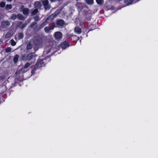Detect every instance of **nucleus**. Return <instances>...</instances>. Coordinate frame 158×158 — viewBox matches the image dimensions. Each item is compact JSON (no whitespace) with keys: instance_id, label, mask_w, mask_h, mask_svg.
Listing matches in <instances>:
<instances>
[{"instance_id":"1","label":"nucleus","mask_w":158,"mask_h":158,"mask_svg":"<svg viewBox=\"0 0 158 158\" xmlns=\"http://www.w3.org/2000/svg\"><path fill=\"white\" fill-rule=\"evenodd\" d=\"M42 40L39 37H37L34 38L33 41V45L35 46H39L41 44Z\"/></svg>"},{"instance_id":"2","label":"nucleus","mask_w":158,"mask_h":158,"mask_svg":"<svg viewBox=\"0 0 158 158\" xmlns=\"http://www.w3.org/2000/svg\"><path fill=\"white\" fill-rule=\"evenodd\" d=\"M44 64L42 60L39 59L38 60L37 63L35 65L34 69H36L37 68H40V67L44 66Z\"/></svg>"},{"instance_id":"3","label":"nucleus","mask_w":158,"mask_h":158,"mask_svg":"<svg viewBox=\"0 0 158 158\" xmlns=\"http://www.w3.org/2000/svg\"><path fill=\"white\" fill-rule=\"evenodd\" d=\"M21 11H23V14L24 15H27L29 11V9L28 8H25L23 6H21L20 8Z\"/></svg>"},{"instance_id":"4","label":"nucleus","mask_w":158,"mask_h":158,"mask_svg":"<svg viewBox=\"0 0 158 158\" xmlns=\"http://www.w3.org/2000/svg\"><path fill=\"white\" fill-rule=\"evenodd\" d=\"M43 4L46 10H49L50 8V6L49 4V2L48 0H44V1L43 2Z\"/></svg>"},{"instance_id":"5","label":"nucleus","mask_w":158,"mask_h":158,"mask_svg":"<svg viewBox=\"0 0 158 158\" xmlns=\"http://www.w3.org/2000/svg\"><path fill=\"white\" fill-rule=\"evenodd\" d=\"M57 15L55 13H53L50 15L48 16L46 19V21H48V20H52L54 18L56 17Z\"/></svg>"},{"instance_id":"6","label":"nucleus","mask_w":158,"mask_h":158,"mask_svg":"<svg viewBox=\"0 0 158 158\" xmlns=\"http://www.w3.org/2000/svg\"><path fill=\"white\" fill-rule=\"evenodd\" d=\"M62 34L60 32H56L55 34V37L56 39H60L61 38Z\"/></svg>"},{"instance_id":"7","label":"nucleus","mask_w":158,"mask_h":158,"mask_svg":"<svg viewBox=\"0 0 158 158\" xmlns=\"http://www.w3.org/2000/svg\"><path fill=\"white\" fill-rule=\"evenodd\" d=\"M69 44L66 41H65L61 44V46L63 49H65L69 47Z\"/></svg>"},{"instance_id":"8","label":"nucleus","mask_w":158,"mask_h":158,"mask_svg":"<svg viewBox=\"0 0 158 158\" xmlns=\"http://www.w3.org/2000/svg\"><path fill=\"white\" fill-rule=\"evenodd\" d=\"M34 5L36 8H40L41 5L40 3L39 2H35Z\"/></svg>"},{"instance_id":"9","label":"nucleus","mask_w":158,"mask_h":158,"mask_svg":"<svg viewBox=\"0 0 158 158\" xmlns=\"http://www.w3.org/2000/svg\"><path fill=\"white\" fill-rule=\"evenodd\" d=\"M74 31L75 32L78 34H80L81 32V29L78 27H76L75 28Z\"/></svg>"},{"instance_id":"10","label":"nucleus","mask_w":158,"mask_h":158,"mask_svg":"<svg viewBox=\"0 0 158 158\" xmlns=\"http://www.w3.org/2000/svg\"><path fill=\"white\" fill-rule=\"evenodd\" d=\"M64 24V22L62 20H60L57 22V24L59 26H62Z\"/></svg>"},{"instance_id":"11","label":"nucleus","mask_w":158,"mask_h":158,"mask_svg":"<svg viewBox=\"0 0 158 158\" xmlns=\"http://www.w3.org/2000/svg\"><path fill=\"white\" fill-rule=\"evenodd\" d=\"M33 55V53H31L29 54L27 56V60H31L32 58Z\"/></svg>"},{"instance_id":"12","label":"nucleus","mask_w":158,"mask_h":158,"mask_svg":"<svg viewBox=\"0 0 158 158\" xmlns=\"http://www.w3.org/2000/svg\"><path fill=\"white\" fill-rule=\"evenodd\" d=\"M134 1V0H125L124 2L127 5L131 4Z\"/></svg>"},{"instance_id":"13","label":"nucleus","mask_w":158,"mask_h":158,"mask_svg":"<svg viewBox=\"0 0 158 158\" xmlns=\"http://www.w3.org/2000/svg\"><path fill=\"white\" fill-rule=\"evenodd\" d=\"M12 33L11 31H8L5 35V37L6 38H9L12 35Z\"/></svg>"},{"instance_id":"14","label":"nucleus","mask_w":158,"mask_h":158,"mask_svg":"<svg viewBox=\"0 0 158 158\" xmlns=\"http://www.w3.org/2000/svg\"><path fill=\"white\" fill-rule=\"evenodd\" d=\"M37 24L36 22L33 23L31 25V27L34 29H35L37 28Z\"/></svg>"},{"instance_id":"15","label":"nucleus","mask_w":158,"mask_h":158,"mask_svg":"<svg viewBox=\"0 0 158 158\" xmlns=\"http://www.w3.org/2000/svg\"><path fill=\"white\" fill-rule=\"evenodd\" d=\"M19 57V56L18 55H15L13 59L14 62L15 63H16L17 62Z\"/></svg>"},{"instance_id":"16","label":"nucleus","mask_w":158,"mask_h":158,"mask_svg":"<svg viewBox=\"0 0 158 158\" xmlns=\"http://www.w3.org/2000/svg\"><path fill=\"white\" fill-rule=\"evenodd\" d=\"M97 4L100 5H102L104 3V0H96Z\"/></svg>"},{"instance_id":"17","label":"nucleus","mask_w":158,"mask_h":158,"mask_svg":"<svg viewBox=\"0 0 158 158\" xmlns=\"http://www.w3.org/2000/svg\"><path fill=\"white\" fill-rule=\"evenodd\" d=\"M32 45L30 42H29L27 44V50H30L32 48Z\"/></svg>"},{"instance_id":"18","label":"nucleus","mask_w":158,"mask_h":158,"mask_svg":"<svg viewBox=\"0 0 158 158\" xmlns=\"http://www.w3.org/2000/svg\"><path fill=\"white\" fill-rule=\"evenodd\" d=\"M44 31L45 32L48 33L51 30V28L49 27H46L44 28Z\"/></svg>"},{"instance_id":"19","label":"nucleus","mask_w":158,"mask_h":158,"mask_svg":"<svg viewBox=\"0 0 158 158\" xmlns=\"http://www.w3.org/2000/svg\"><path fill=\"white\" fill-rule=\"evenodd\" d=\"M17 18L20 20H23L25 19L24 17L23 16V15L20 14H18L17 15Z\"/></svg>"},{"instance_id":"20","label":"nucleus","mask_w":158,"mask_h":158,"mask_svg":"<svg viewBox=\"0 0 158 158\" xmlns=\"http://www.w3.org/2000/svg\"><path fill=\"white\" fill-rule=\"evenodd\" d=\"M86 3L89 5H92L94 3V0H86Z\"/></svg>"},{"instance_id":"21","label":"nucleus","mask_w":158,"mask_h":158,"mask_svg":"<svg viewBox=\"0 0 158 158\" xmlns=\"http://www.w3.org/2000/svg\"><path fill=\"white\" fill-rule=\"evenodd\" d=\"M2 23L5 26H9L10 25V22L8 21H4Z\"/></svg>"},{"instance_id":"22","label":"nucleus","mask_w":158,"mask_h":158,"mask_svg":"<svg viewBox=\"0 0 158 158\" xmlns=\"http://www.w3.org/2000/svg\"><path fill=\"white\" fill-rule=\"evenodd\" d=\"M49 22L48 21H47V22L46 21V20L45 21L42 23L40 25V27L41 28H42L45 26L47 24V23H49Z\"/></svg>"},{"instance_id":"23","label":"nucleus","mask_w":158,"mask_h":158,"mask_svg":"<svg viewBox=\"0 0 158 158\" xmlns=\"http://www.w3.org/2000/svg\"><path fill=\"white\" fill-rule=\"evenodd\" d=\"M38 12V9L36 8L34 10L31 12V15H36Z\"/></svg>"},{"instance_id":"24","label":"nucleus","mask_w":158,"mask_h":158,"mask_svg":"<svg viewBox=\"0 0 158 158\" xmlns=\"http://www.w3.org/2000/svg\"><path fill=\"white\" fill-rule=\"evenodd\" d=\"M16 18H17V15H16L13 14L11 16L10 19H11L14 20Z\"/></svg>"},{"instance_id":"25","label":"nucleus","mask_w":158,"mask_h":158,"mask_svg":"<svg viewBox=\"0 0 158 158\" xmlns=\"http://www.w3.org/2000/svg\"><path fill=\"white\" fill-rule=\"evenodd\" d=\"M12 8V6L10 4H7L6 5V9L7 10H10Z\"/></svg>"},{"instance_id":"26","label":"nucleus","mask_w":158,"mask_h":158,"mask_svg":"<svg viewBox=\"0 0 158 158\" xmlns=\"http://www.w3.org/2000/svg\"><path fill=\"white\" fill-rule=\"evenodd\" d=\"M31 65V64L29 63H26L24 66L22 68V69L27 68Z\"/></svg>"},{"instance_id":"27","label":"nucleus","mask_w":158,"mask_h":158,"mask_svg":"<svg viewBox=\"0 0 158 158\" xmlns=\"http://www.w3.org/2000/svg\"><path fill=\"white\" fill-rule=\"evenodd\" d=\"M27 56H26L25 55H23L22 56V60H27Z\"/></svg>"},{"instance_id":"28","label":"nucleus","mask_w":158,"mask_h":158,"mask_svg":"<svg viewBox=\"0 0 158 158\" xmlns=\"http://www.w3.org/2000/svg\"><path fill=\"white\" fill-rule=\"evenodd\" d=\"M10 43L11 45L13 46H15L16 44V43L13 40H11Z\"/></svg>"},{"instance_id":"29","label":"nucleus","mask_w":158,"mask_h":158,"mask_svg":"<svg viewBox=\"0 0 158 158\" xmlns=\"http://www.w3.org/2000/svg\"><path fill=\"white\" fill-rule=\"evenodd\" d=\"M23 36V35L22 33H19L18 35V37L19 39H22Z\"/></svg>"},{"instance_id":"30","label":"nucleus","mask_w":158,"mask_h":158,"mask_svg":"<svg viewBox=\"0 0 158 158\" xmlns=\"http://www.w3.org/2000/svg\"><path fill=\"white\" fill-rule=\"evenodd\" d=\"M11 51V48L10 47H8L6 49V52H9Z\"/></svg>"},{"instance_id":"31","label":"nucleus","mask_w":158,"mask_h":158,"mask_svg":"<svg viewBox=\"0 0 158 158\" xmlns=\"http://www.w3.org/2000/svg\"><path fill=\"white\" fill-rule=\"evenodd\" d=\"M5 3L4 2H2L0 3V6L2 7H3L5 5Z\"/></svg>"},{"instance_id":"32","label":"nucleus","mask_w":158,"mask_h":158,"mask_svg":"<svg viewBox=\"0 0 158 158\" xmlns=\"http://www.w3.org/2000/svg\"><path fill=\"white\" fill-rule=\"evenodd\" d=\"M34 19L35 21H38L40 19V17L38 16H36L34 18Z\"/></svg>"},{"instance_id":"33","label":"nucleus","mask_w":158,"mask_h":158,"mask_svg":"<svg viewBox=\"0 0 158 158\" xmlns=\"http://www.w3.org/2000/svg\"><path fill=\"white\" fill-rule=\"evenodd\" d=\"M26 25H27V24L26 23L23 24L20 26V27L22 29H23L24 27H25L26 26Z\"/></svg>"},{"instance_id":"34","label":"nucleus","mask_w":158,"mask_h":158,"mask_svg":"<svg viewBox=\"0 0 158 158\" xmlns=\"http://www.w3.org/2000/svg\"><path fill=\"white\" fill-rule=\"evenodd\" d=\"M55 27V25L54 24L52 25L51 26V29H53Z\"/></svg>"},{"instance_id":"35","label":"nucleus","mask_w":158,"mask_h":158,"mask_svg":"<svg viewBox=\"0 0 158 158\" xmlns=\"http://www.w3.org/2000/svg\"><path fill=\"white\" fill-rule=\"evenodd\" d=\"M5 78L4 77L1 76L0 77V80H3Z\"/></svg>"},{"instance_id":"36","label":"nucleus","mask_w":158,"mask_h":158,"mask_svg":"<svg viewBox=\"0 0 158 158\" xmlns=\"http://www.w3.org/2000/svg\"><path fill=\"white\" fill-rule=\"evenodd\" d=\"M36 69H34V68L31 71V73L32 74H34L35 73V71Z\"/></svg>"},{"instance_id":"37","label":"nucleus","mask_w":158,"mask_h":158,"mask_svg":"<svg viewBox=\"0 0 158 158\" xmlns=\"http://www.w3.org/2000/svg\"><path fill=\"white\" fill-rule=\"evenodd\" d=\"M110 9H111L112 10H113L114 9V8L113 7H111V8Z\"/></svg>"},{"instance_id":"38","label":"nucleus","mask_w":158,"mask_h":158,"mask_svg":"<svg viewBox=\"0 0 158 158\" xmlns=\"http://www.w3.org/2000/svg\"><path fill=\"white\" fill-rule=\"evenodd\" d=\"M50 1L52 2H53L56 1H57V0H50Z\"/></svg>"},{"instance_id":"39","label":"nucleus","mask_w":158,"mask_h":158,"mask_svg":"<svg viewBox=\"0 0 158 158\" xmlns=\"http://www.w3.org/2000/svg\"><path fill=\"white\" fill-rule=\"evenodd\" d=\"M7 1H11V0H7Z\"/></svg>"}]
</instances>
